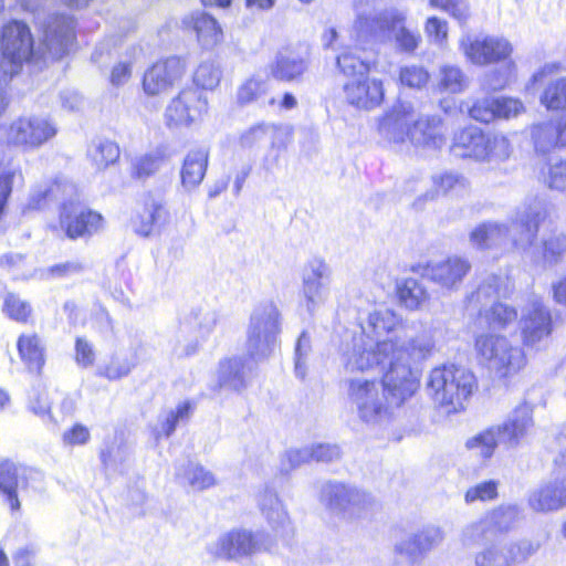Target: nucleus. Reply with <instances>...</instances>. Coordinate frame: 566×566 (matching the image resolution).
Instances as JSON below:
<instances>
[{
  "label": "nucleus",
  "mask_w": 566,
  "mask_h": 566,
  "mask_svg": "<svg viewBox=\"0 0 566 566\" xmlns=\"http://www.w3.org/2000/svg\"><path fill=\"white\" fill-rule=\"evenodd\" d=\"M401 325V318L390 308L380 306L370 311L360 322L358 334L345 335L339 346L342 363L346 371H369L376 367L385 369L398 360L415 367L430 357L434 350V331L423 327L416 335L389 336Z\"/></svg>",
  "instance_id": "nucleus-1"
},
{
  "label": "nucleus",
  "mask_w": 566,
  "mask_h": 566,
  "mask_svg": "<svg viewBox=\"0 0 566 566\" xmlns=\"http://www.w3.org/2000/svg\"><path fill=\"white\" fill-rule=\"evenodd\" d=\"M43 41L36 49L30 28L13 20L2 29L0 38V84L8 83L19 73L24 62L39 63L48 57L57 60L69 53L75 33L74 20L66 14H53L41 24Z\"/></svg>",
  "instance_id": "nucleus-2"
},
{
  "label": "nucleus",
  "mask_w": 566,
  "mask_h": 566,
  "mask_svg": "<svg viewBox=\"0 0 566 566\" xmlns=\"http://www.w3.org/2000/svg\"><path fill=\"white\" fill-rule=\"evenodd\" d=\"M381 380L364 377L345 379L347 402L365 423L377 424L388 419L413 396L419 387L417 368L394 360L386 364Z\"/></svg>",
  "instance_id": "nucleus-3"
},
{
  "label": "nucleus",
  "mask_w": 566,
  "mask_h": 566,
  "mask_svg": "<svg viewBox=\"0 0 566 566\" xmlns=\"http://www.w3.org/2000/svg\"><path fill=\"white\" fill-rule=\"evenodd\" d=\"M476 388L473 373L464 367L444 365L433 368L428 377L426 390L433 403L446 413L464 408V402Z\"/></svg>",
  "instance_id": "nucleus-4"
},
{
  "label": "nucleus",
  "mask_w": 566,
  "mask_h": 566,
  "mask_svg": "<svg viewBox=\"0 0 566 566\" xmlns=\"http://www.w3.org/2000/svg\"><path fill=\"white\" fill-rule=\"evenodd\" d=\"M532 408L527 405L516 407L499 426H493L469 439L465 443L484 459L491 458L499 444L507 448L517 447L533 428Z\"/></svg>",
  "instance_id": "nucleus-5"
},
{
  "label": "nucleus",
  "mask_w": 566,
  "mask_h": 566,
  "mask_svg": "<svg viewBox=\"0 0 566 566\" xmlns=\"http://www.w3.org/2000/svg\"><path fill=\"white\" fill-rule=\"evenodd\" d=\"M532 408L527 405L516 407L499 426H493L469 439L465 443L484 459L491 458L499 444L507 448L517 447L533 428Z\"/></svg>",
  "instance_id": "nucleus-6"
},
{
  "label": "nucleus",
  "mask_w": 566,
  "mask_h": 566,
  "mask_svg": "<svg viewBox=\"0 0 566 566\" xmlns=\"http://www.w3.org/2000/svg\"><path fill=\"white\" fill-rule=\"evenodd\" d=\"M281 331L282 315L273 302H264L255 306L247 327L248 355L254 360L270 357L277 345Z\"/></svg>",
  "instance_id": "nucleus-7"
},
{
  "label": "nucleus",
  "mask_w": 566,
  "mask_h": 566,
  "mask_svg": "<svg viewBox=\"0 0 566 566\" xmlns=\"http://www.w3.org/2000/svg\"><path fill=\"white\" fill-rule=\"evenodd\" d=\"M318 500L332 514L348 521L367 517L376 505L366 491L338 481L324 482Z\"/></svg>",
  "instance_id": "nucleus-8"
},
{
  "label": "nucleus",
  "mask_w": 566,
  "mask_h": 566,
  "mask_svg": "<svg viewBox=\"0 0 566 566\" xmlns=\"http://www.w3.org/2000/svg\"><path fill=\"white\" fill-rule=\"evenodd\" d=\"M475 350L482 364L501 377L521 370L526 364L524 352L500 335L482 334L475 339Z\"/></svg>",
  "instance_id": "nucleus-9"
},
{
  "label": "nucleus",
  "mask_w": 566,
  "mask_h": 566,
  "mask_svg": "<svg viewBox=\"0 0 566 566\" xmlns=\"http://www.w3.org/2000/svg\"><path fill=\"white\" fill-rule=\"evenodd\" d=\"M406 20L407 14L405 11L388 9L373 18L358 17L354 29L358 32L370 31L371 33L375 29L388 31L394 40L396 50L411 54L418 49L421 35L417 30L407 28Z\"/></svg>",
  "instance_id": "nucleus-10"
},
{
  "label": "nucleus",
  "mask_w": 566,
  "mask_h": 566,
  "mask_svg": "<svg viewBox=\"0 0 566 566\" xmlns=\"http://www.w3.org/2000/svg\"><path fill=\"white\" fill-rule=\"evenodd\" d=\"M206 549L214 558L238 560L268 551L269 537L264 532L237 528L221 534Z\"/></svg>",
  "instance_id": "nucleus-11"
},
{
  "label": "nucleus",
  "mask_w": 566,
  "mask_h": 566,
  "mask_svg": "<svg viewBox=\"0 0 566 566\" xmlns=\"http://www.w3.org/2000/svg\"><path fill=\"white\" fill-rule=\"evenodd\" d=\"M354 44L346 43L345 36L335 28L326 29L322 34V45L326 50L336 52V65L346 76H365L370 71V62L361 53L365 49L361 46V38L371 34L370 31L358 32Z\"/></svg>",
  "instance_id": "nucleus-12"
},
{
  "label": "nucleus",
  "mask_w": 566,
  "mask_h": 566,
  "mask_svg": "<svg viewBox=\"0 0 566 566\" xmlns=\"http://www.w3.org/2000/svg\"><path fill=\"white\" fill-rule=\"evenodd\" d=\"M8 146L36 149L56 135V128L48 118L36 115L20 116L3 127Z\"/></svg>",
  "instance_id": "nucleus-13"
},
{
  "label": "nucleus",
  "mask_w": 566,
  "mask_h": 566,
  "mask_svg": "<svg viewBox=\"0 0 566 566\" xmlns=\"http://www.w3.org/2000/svg\"><path fill=\"white\" fill-rule=\"evenodd\" d=\"M538 549L530 539L485 545L473 555L474 566H517L526 563Z\"/></svg>",
  "instance_id": "nucleus-14"
},
{
  "label": "nucleus",
  "mask_w": 566,
  "mask_h": 566,
  "mask_svg": "<svg viewBox=\"0 0 566 566\" xmlns=\"http://www.w3.org/2000/svg\"><path fill=\"white\" fill-rule=\"evenodd\" d=\"M460 49L468 61L480 66L506 60L513 51L506 39L492 35H465Z\"/></svg>",
  "instance_id": "nucleus-15"
},
{
  "label": "nucleus",
  "mask_w": 566,
  "mask_h": 566,
  "mask_svg": "<svg viewBox=\"0 0 566 566\" xmlns=\"http://www.w3.org/2000/svg\"><path fill=\"white\" fill-rule=\"evenodd\" d=\"M470 270L471 263L467 259L453 255L418 264L415 271L441 289L454 291L460 287Z\"/></svg>",
  "instance_id": "nucleus-16"
},
{
  "label": "nucleus",
  "mask_w": 566,
  "mask_h": 566,
  "mask_svg": "<svg viewBox=\"0 0 566 566\" xmlns=\"http://www.w3.org/2000/svg\"><path fill=\"white\" fill-rule=\"evenodd\" d=\"M332 270L322 259L308 261L302 273V295L306 311L313 314L329 296Z\"/></svg>",
  "instance_id": "nucleus-17"
},
{
  "label": "nucleus",
  "mask_w": 566,
  "mask_h": 566,
  "mask_svg": "<svg viewBox=\"0 0 566 566\" xmlns=\"http://www.w3.org/2000/svg\"><path fill=\"white\" fill-rule=\"evenodd\" d=\"M61 228L67 238L91 237L104 227L103 216L93 210H83L74 200L63 201L60 212Z\"/></svg>",
  "instance_id": "nucleus-18"
},
{
  "label": "nucleus",
  "mask_w": 566,
  "mask_h": 566,
  "mask_svg": "<svg viewBox=\"0 0 566 566\" xmlns=\"http://www.w3.org/2000/svg\"><path fill=\"white\" fill-rule=\"evenodd\" d=\"M208 109V101L198 88L182 90L167 106L165 117L169 126H188L201 118Z\"/></svg>",
  "instance_id": "nucleus-19"
},
{
  "label": "nucleus",
  "mask_w": 566,
  "mask_h": 566,
  "mask_svg": "<svg viewBox=\"0 0 566 566\" xmlns=\"http://www.w3.org/2000/svg\"><path fill=\"white\" fill-rule=\"evenodd\" d=\"M547 216L546 202L538 197L528 198L515 211L511 218L512 226L518 233V240L514 242L523 248H530L537 237L539 224Z\"/></svg>",
  "instance_id": "nucleus-20"
},
{
  "label": "nucleus",
  "mask_w": 566,
  "mask_h": 566,
  "mask_svg": "<svg viewBox=\"0 0 566 566\" xmlns=\"http://www.w3.org/2000/svg\"><path fill=\"white\" fill-rule=\"evenodd\" d=\"M518 240V233L512 226V221H486L476 226L470 233V241L480 249L524 250L514 241Z\"/></svg>",
  "instance_id": "nucleus-21"
},
{
  "label": "nucleus",
  "mask_w": 566,
  "mask_h": 566,
  "mask_svg": "<svg viewBox=\"0 0 566 566\" xmlns=\"http://www.w3.org/2000/svg\"><path fill=\"white\" fill-rule=\"evenodd\" d=\"M185 70V62L177 56L156 62L144 73V93L156 95L167 91L181 78Z\"/></svg>",
  "instance_id": "nucleus-22"
},
{
  "label": "nucleus",
  "mask_w": 566,
  "mask_h": 566,
  "mask_svg": "<svg viewBox=\"0 0 566 566\" xmlns=\"http://www.w3.org/2000/svg\"><path fill=\"white\" fill-rule=\"evenodd\" d=\"M530 507L537 513H548L566 507V474L542 483L527 499Z\"/></svg>",
  "instance_id": "nucleus-23"
},
{
  "label": "nucleus",
  "mask_w": 566,
  "mask_h": 566,
  "mask_svg": "<svg viewBox=\"0 0 566 566\" xmlns=\"http://www.w3.org/2000/svg\"><path fill=\"white\" fill-rule=\"evenodd\" d=\"M346 101L361 109H371L380 105L384 99L382 83L368 75L355 76L344 85Z\"/></svg>",
  "instance_id": "nucleus-24"
},
{
  "label": "nucleus",
  "mask_w": 566,
  "mask_h": 566,
  "mask_svg": "<svg viewBox=\"0 0 566 566\" xmlns=\"http://www.w3.org/2000/svg\"><path fill=\"white\" fill-rule=\"evenodd\" d=\"M259 507L275 535L289 542L294 535V527L277 494L264 490L259 496Z\"/></svg>",
  "instance_id": "nucleus-25"
},
{
  "label": "nucleus",
  "mask_w": 566,
  "mask_h": 566,
  "mask_svg": "<svg viewBox=\"0 0 566 566\" xmlns=\"http://www.w3.org/2000/svg\"><path fill=\"white\" fill-rule=\"evenodd\" d=\"M530 135L536 153L548 154L556 148H565L566 115L555 120L551 119L532 125Z\"/></svg>",
  "instance_id": "nucleus-26"
},
{
  "label": "nucleus",
  "mask_w": 566,
  "mask_h": 566,
  "mask_svg": "<svg viewBox=\"0 0 566 566\" xmlns=\"http://www.w3.org/2000/svg\"><path fill=\"white\" fill-rule=\"evenodd\" d=\"M413 107L410 103L396 104L379 122V134L389 142L399 144L408 137V128L413 122Z\"/></svg>",
  "instance_id": "nucleus-27"
},
{
  "label": "nucleus",
  "mask_w": 566,
  "mask_h": 566,
  "mask_svg": "<svg viewBox=\"0 0 566 566\" xmlns=\"http://www.w3.org/2000/svg\"><path fill=\"white\" fill-rule=\"evenodd\" d=\"M407 138L415 147L428 150L441 149L446 144L442 122L437 116L413 118Z\"/></svg>",
  "instance_id": "nucleus-28"
},
{
  "label": "nucleus",
  "mask_w": 566,
  "mask_h": 566,
  "mask_svg": "<svg viewBox=\"0 0 566 566\" xmlns=\"http://www.w3.org/2000/svg\"><path fill=\"white\" fill-rule=\"evenodd\" d=\"M522 335L527 346H534L552 332V317L539 302H533L521 319Z\"/></svg>",
  "instance_id": "nucleus-29"
},
{
  "label": "nucleus",
  "mask_w": 566,
  "mask_h": 566,
  "mask_svg": "<svg viewBox=\"0 0 566 566\" xmlns=\"http://www.w3.org/2000/svg\"><path fill=\"white\" fill-rule=\"evenodd\" d=\"M28 485V470L12 461L0 462V495L12 511L20 510L18 493Z\"/></svg>",
  "instance_id": "nucleus-30"
},
{
  "label": "nucleus",
  "mask_w": 566,
  "mask_h": 566,
  "mask_svg": "<svg viewBox=\"0 0 566 566\" xmlns=\"http://www.w3.org/2000/svg\"><path fill=\"white\" fill-rule=\"evenodd\" d=\"M186 29L192 30L203 49H213L223 40V31L219 22L205 11H195L182 19Z\"/></svg>",
  "instance_id": "nucleus-31"
},
{
  "label": "nucleus",
  "mask_w": 566,
  "mask_h": 566,
  "mask_svg": "<svg viewBox=\"0 0 566 566\" xmlns=\"http://www.w3.org/2000/svg\"><path fill=\"white\" fill-rule=\"evenodd\" d=\"M485 134L476 126H469L453 136L451 153L460 158H470L481 163L484 153Z\"/></svg>",
  "instance_id": "nucleus-32"
},
{
  "label": "nucleus",
  "mask_w": 566,
  "mask_h": 566,
  "mask_svg": "<svg viewBox=\"0 0 566 566\" xmlns=\"http://www.w3.org/2000/svg\"><path fill=\"white\" fill-rule=\"evenodd\" d=\"M208 164L209 149L206 147H197L186 154L180 169L181 186L185 190L191 191L202 182Z\"/></svg>",
  "instance_id": "nucleus-33"
},
{
  "label": "nucleus",
  "mask_w": 566,
  "mask_h": 566,
  "mask_svg": "<svg viewBox=\"0 0 566 566\" xmlns=\"http://www.w3.org/2000/svg\"><path fill=\"white\" fill-rule=\"evenodd\" d=\"M510 293L507 281L499 275H488L469 297L468 303L472 310L481 311L489 308L497 302V298L505 297Z\"/></svg>",
  "instance_id": "nucleus-34"
},
{
  "label": "nucleus",
  "mask_w": 566,
  "mask_h": 566,
  "mask_svg": "<svg viewBox=\"0 0 566 566\" xmlns=\"http://www.w3.org/2000/svg\"><path fill=\"white\" fill-rule=\"evenodd\" d=\"M250 369L241 357L227 358L220 361L218 381L222 388L241 392L249 385Z\"/></svg>",
  "instance_id": "nucleus-35"
},
{
  "label": "nucleus",
  "mask_w": 566,
  "mask_h": 566,
  "mask_svg": "<svg viewBox=\"0 0 566 566\" xmlns=\"http://www.w3.org/2000/svg\"><path fill=\"white\" fill-rule=\"evenodd\" d=\"M175 475L179 484L189 486L193 491H203L217 482L211 471L192 461L177 467Z\"/></svg>",
  "instance_id": "nucleus-36"
},
{
  "label": "nucleus",
  "mask_w": 566,
  "mask_h": 566,
  "mask_svg": "<svg viewBox=\"0 0 566 566\" xmlns=\"http://www.w3.org/2000/svg\"><path fill=\"white\" fill-rule=\"evenodd\" d=\"M306 67L305 60L300 55L292 52H281L275 57L271 73L279 81L292 82L301 77Z\"/></svg>",
  "instance_id": "nucleus-37"
},
{
  "label": "nucleus",
  "mask_w": 566,
  "mask_h": 566,
  "mask_svg": "<svg viewBox=\"0 0 566 566\" xmlns=\"http://www.w3.org/2000/svg\"><path fill=\"white\" fill-rule=\"evenodd\" d=\"M17 347L19 356L29 370L40 373L44 365V347L41 338L35 334L21 335Z\"/></svg>",
  "instance_id": "nucleus-38"
},
{
  "label": "nucleus",
  "mask_w": 566,
  "mask_h": 566,
  "mask_svg": "<svg viewBox=\"0 0 566 566\" xmlns=\"http://www.w3.org/2000/svg\"><path fill=\"white\" fill-rule=\"evenodd\" d=\"M539 103L547 111H566V75L547 81L541 91Z\"/></svg>",
  "instance_id": "nucleus-39"
},
{
  "label": "nucleus",
  "mask_w": 566,
  "mask_h": 566,
  "mask_svg": "<svg viewBox=\"0 0 566 566\" xmlns=\"http://www.w3.org/2000/svg\"><path fill=\"white\" fill-rule=\"evenodd\" d=\"M219 315L216 308L203 302L191 307L187 322L197 328L201 339H206L216 328Z\"/></svg>",
  "instance_id": "nucleus-40"
},
{
  "label": "nucleus",
  "mask_w": 566,
  "mask_h": 566,
  "mask_svg": "<svg viewBox=\"0 0 566 566\" xmlns=\"http://www.w3.org/2000/svg\"><path fill=\"white\" fill-rule=\"evenodd\" d=\"M484 153L481 163L499 165L509 160L514 151L510 138L503 134H485Z\"/></svg>",
  "instance_id": "nucleus-41"
},
{
  "label": "nucleus",
  "mask_w": 566,
  "mask_h": 566,
  "mask_svg": "<svg viewBox=\"0 0 566 566\" xmlns=\"http://www.w3.org/2000/svg\"><path fill=\"white\" fill-rule=\"evenodd\" d=\"M520 507L517 505L507 504L489 512L484 517L493 535L497 533L509 532L516 523L520 516Z\"/></svg>",
  "instance_id": "nucleus-42"
},
{
  "label": "nucleus",
  "mask_w": 566,
  "mask_h": 566,
  "mask_svg": "<svg viewBox=\"0 0 566 566\" xmlns=\"http://www.w3.org/2000/svg\"><path fill=\"white\" fill-rule=\"evenodd\" d=\"M87 156L96 169H104L118 159L119 148L111 140L98 139L90 145Z\"/></svg>",
  "instance_id": "nucleus-43"
},
{
  "label": "nucleus",
  "mask_w": 566,
  "mask_h": 566,
  "mask_svg": "<svg viewBox=\"0 0 566 566\" xmlns=\"http://www.w3.org/2000/svg\"><path fill=\"white\" fill-rule=\"evenodd\" d=\"M480 316L484 318L489 327L493 329H501L516 321L517 312L513 307L496 302L489 308L481 311Z\"/></svg>",
  "instance_id": "nucleus-44"
},
{
  "label": "nucleus",
  "mask_w": 566,
  "mask_h": 566,
  "mask_svg": "<svg viewBox=\"0 0 566 566\" xmlns=\"http://www.w3.org/2000/svg\"><path fill=\"white\" fill-rule=\"evenodd\" d=\"M60 192L63 195H72L75 192V187L70 182H55L49 188L35 189L29 198L28 208L34 210L41 209L49 200H57Z\"/></svg>",
  "instance_id": "nucleus-45"
},
{
  "label": "nucleus",
  "mask_w": 566,
  "mask_h": 566,
  "mask_svg": "<svg viewBox=\"0 0 566 566\" xmlns=\"http://www.w3.org/2000/svg\"><path fill=\"white\" fill-rule=\"evenodd\" d=\"M398 297L409 310L419 308L427 300V292L415 279H407L398 286Z\"/></svg>",
  "instance_id": "nucleus-46"
},
{
  "label": "nucleus",
  "mask_w": 566,
  "mask_h": 566,
  "mask_svg": "<svg viewBox=\"0 0 566 566\" xmlns=\"http://www.w3.org/2000/svg\"><path fill=\"white\" fill-rule=\"evenodd\" d=\"M432 184L437 192H462L469 188L468 179L454 171H443L432 176Z\"/></svg>",
  "instance_id": "nucleus-47"
},
{
  "label": "nucleus",
  "mask_w": 566,
  "mask_h": 566,
  "mask_svg": "<svg viewBox=\"0 0 566 566\" xmlns=\"http://www.w3.org/2000/svg\"><path fill=\"white\" fill-rule=\"evenodd\" d=\"M221 77L222 71L220 65L212 60H208L201 62L196 69L193 82L203 90H213L219 85Z\"/></svg>",
  "instance_id": "nucleus-48"
},
{
  "label": "nucleus",
  "mask_w": 566,
  "mask_h": 566,
  "mask_svg": "<svg viewBox=\"0 0 566 566\" xmlns=\"http://www.w3.org/2000/svg\"><path fill=\"white\" fill-rule=\"evenodd\" d=\"M468 86V80L462 70L453 65H443L440 69L439 87L452 94L461 93Z\"/></svg>",
  "instance_id": "nucleus-49"
},
{
  "label": "nucleus",
  "mask_w": 566,
  "mask_h": 566,
  "mask_svg": "<svg viewBox=\"0 0 566 566\" xmlns=\"http://www.w3.org/2000/svg\"><path fill=\"white\" fill-rule=\"evenodd\" d=\"M566 253V235L563 233L552 234L543 242V262L553 266L558 264Z\"/></svg>",
  "instance_id": "nucleus-50"
},
{
  "label": "nucleus",
  "mask_w": 566,
  "mask_h": 566,
  "mask_svg": "<svg viewBox=\"0 0 566 566\" xmlns=\"http://www.w3.org/2000/svg\"><path fill=\"white\" fill-rule=\"evenodd\" d=\"M268 91V80L265 75L254 74L247 80L238 90V101L241 104H248L260 96L265 94Z\"/></svg>",
  "instance_id": "nucleus-51"
},
{
  "label": "nucleus",
  "mask_w": 566,
  "mask_h": 566,
  "mask_svg": "<svg viewBox=\"0 0 566 566\" xmlns=\"http://www.w3.org/2000/svg\"><path fill=\"white\" fill-rule=\"evenodd\" d=\"M543 182L552 190H566V160L549 163L546 171L542 172Z\"/></svg>",
  "instance_id": "nucleus-52"
},
{
  "label": "nucleus",
  "mask_w": 566,
  "mask_h": 566,
  "mask_svg": "<svg viewBox=\"0 0 566 566\" xmlns=\"http://www.w3.org/2000/svg\"><path fill=\"white\" fill-rule=\"evenodd\" d=\"M312 353L311 337L307 332H302L295 345V375L304 379L307 371V360Z\"/></svg>",
  "instance_id": "nucleus-53"
},
{
  "label": "nucleus",
  "mask_w": 566,
  "mask_h": 566,
  "mask_svg": "<svg viewBox=\"0 0 566 566\" xmlns=\"http://www.w3.org/2000/svg\"><path fill=\"white\" fill-rule=\"evenodd\" d=\"M490 535L493 534L486 524L485 517H483L478 522L471 523L462 531L461 543L464 547H472Z\"/></svg>",
  "instance_id": "nucleus-54"
},
{
  "label": "nucleus",
  "mask_w": 566,
  "mask_h": 566,
  "mask_svg": "<svg viewBox=\"0 0 566 566\" xmlns=\"http://www.w3.org/2000/svg\"><path fill=\"white\" fill-rule=\"evenodd\" d=\"M275 133L272 124L261 123L247 129L240 136L239 143L244 148H253L268 142V133Z\"/></svg>",
  "instance_id": "nucleus-55"
},
{
  "label": "nucleus",
  "mask_w": 566,
  "mask_h": 566,
  "mask_svg": "<svg viewBox=\"0 0 566 566\" xmlns=\"http://www.w3.org/2000/svg\"><path fill=\"white\" fill-rule=\"evenodd\" d=\"M497 486L499 483L494 480L478 483L465 492V502L473 503L475 501H492L497 497Z\"/></svg>",
  "instance_id": "nucleus-56"
},
{
  "label": "nucleus",
  "mask_w": 566,
  "mask_h": 566,
  "mask_svg": "<svg viewBox=\"0 0 566 566\" xmlns=\"http://www.w3.org/2000/svg\"><path fill=\"white\" fill-rule=\"evenodd\" d=\"M191 410L192 407L190 402L185 401L179 403L176 410H172L167 415L165 421L161 424L159 434L163 433L166 437H169L180 422H184L189 419Z\"/></svg>",
  "instance_id": "nucleus-57"
},
{
  "label": "nucleus",
  "mask_w": 566,
  "mask_h": 566,
  "mask_svg": "<svg viewBox=\"0 0 566 566\" xmlns=\"http://www.w3.org/2000/svg\"><path fill=\"white\" fill-rule=\"evenodd\" d=\"M495 97H484L474 102L469 109V114L478 122L491 123L495 119Z\"/></svg>",
  "instance_id": "nucleus-58"
},
{
  "label": "nucleus",
  "mask_w": 566,
  "mask_h": 566,
  "mask_svg": "<svg viewBox=\"0 0 566 566\" xmlns=\"http://www.w3.org/2000/svg\"><path fill=\"white\" fill-rule=\"evenodd\" d=\"M29 408L35 415L40 417H48L53 421V417L50 413L51 401L49 400L48 392L44 388H32L29 395Z\"/></svg>",
  "instance_id": "nucleus-59"
},
{
  "label": "nucleus",
  "mask_w": 566,
  "mask_h": 566,
  "mask_svg": "<svg viewBox=\"0 0 566 566\" xmlns=\"http://www.w3.org/2000/svg\"><path fill=\"white\" fill-rule=\"evenodd\" d=\"M3 310L12 319L18 322H25L31 313V306L15 294L6 296Z\"/></svg>",
  "instance_id": "nucleus-60"
},
{
  "label": "nucleus",
  "mask_w": 566,
  "mask_h": 566,
  "mask_svg": "<svg viewBox=\"0 0 566 566\" xmlns=\"http://www.w3.org/2000/svg\"><path fill=\"white\" fill-rule=\"evenodd\" d=\"M399 77L401 84L412 88H420L429 81L428 72L423 67L416 65L402 67Z\"/></svg>",
  "instance_id": "nucleus-61"
},
{
  "label": "nucleus",
  "mask_w": 566,
  "mask_h": 566,
  "mask_svg": "<svg viewBox=\"0 0 566 566\" xmlns=\"http://www.w3.org/2000/svg\"><path fill=\"white\" fill-rule=\"evenodd\" d=\"M495 119H510L525 111L523 103L510 97H495Z\"/></svg>",
  "instance_id": "nucleus-62"
},
{
  "label": "nucleus",
  "mask_w": 566,
  "mask_h": 566,
  "mask_svg": "<svg viewBox=\"0 0 566 566\" xmlns=\"http://www.w3.org/2000/svg\"><path fill=\"white\" fill-rule=\"evenodd\" d=\"M430 4L448 12L460 22H464L469 17V6L465 0H430Z\"/></svg>",
  "instance_id": "nucleus-63"
},
{
  "label": "nucleus",
  "mask_w": 566,
  "mask_h": 566,
  "mask_svg": "<svg viewBox=\"0 0 566 566\" xmlns=\"http://www.w3.org/2000/svg\"><path fill=\"white\" fill-rule=\"evenodd\" d=\"M423 554L430 552L443 541V532L436 526H429L415 534Z\"/></svg>",
  "instance_id": "nucleus-64"
}]
</instances>
